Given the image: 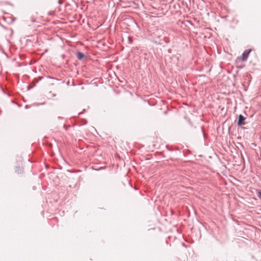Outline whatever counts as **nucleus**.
<instances>
[{"label":"nucleus","mask_w":261,"mask_h":261,"mask_svg":"<svg viewBox=\"0 0 261 261\" xmlns=\"http://www.w3.org/2000/svg\"><path fill=\"white\" fill-rule=\"evenodd\" d=\"M246 118L244 117L242 114L239 115V119L238 121V125L239 126H242L245 124V120Z\"/></svg>","instance_id":"2"},{"label":"nucleus","mask_w":261,"mask_h":261,"mask_svg":"<svg viewBox=\"0 0 261 261\" xmlns=\"http://www.w3.org/2000/svg\"><path fill=\"white\" fill-rule=\"evenodd\" d=\"M59 4H61V0H59Z\"/></svg>","instance_id":"6"},{"label":"nucleus","mask_w":261,"mask_h":261,"mask_svg":"<svg viewBox=\"0 0 261 261\" xmlns=\"http://www.w3.org/2000/svg\"><path fill=\"white\" fill-rule=\"evenodd\" d=\"M15 172H17V173L19 174V173H21L23 171H22V169H21L20 170H16Z\"/></svg>","instance_id":"5"},{"label":"nucleus","mask_w":261,"mask_h":261,"mask_svg":"<svg viewBox=\"0 0 261 261\" xmlns=\"http://www.w3.org/2000/svg\"><path fill=\"white\" fill-rule=\"evenodd\" d=\"M251 51V49L245 50L242 54L241 57H238L237 60L239 61H246L248 58L250 53Z\"/></svg>","instance_id":"1"},{"label":"nucleus","mask_w":261,"mask_h":261,"mask_svg":"<svg viewBox=\"0 0 261 261\" xmlns=\"http://www.w3.org/2000/svg\"><path fill=\"white\" fill-rule=\"evenodd\" d=\"M76 57L79 60H82L84 58L85 55L82 52L78 51L76 54Z\"/></svg>","instance_id":"3"},{"label":"nucleus","mask_w":261,"mask_h":261,"mask_svg":"<svg viewBox=\"0 0 261 261\" xmlns=\"http://www.w3.org/2000/svg\"><path fill=\"white\" fill-rule=\"evenodd\" d=\"M258 193V197L261 199V190H259L257 191Z\"/></svg>","instance_id":"4"}]
</instances>
